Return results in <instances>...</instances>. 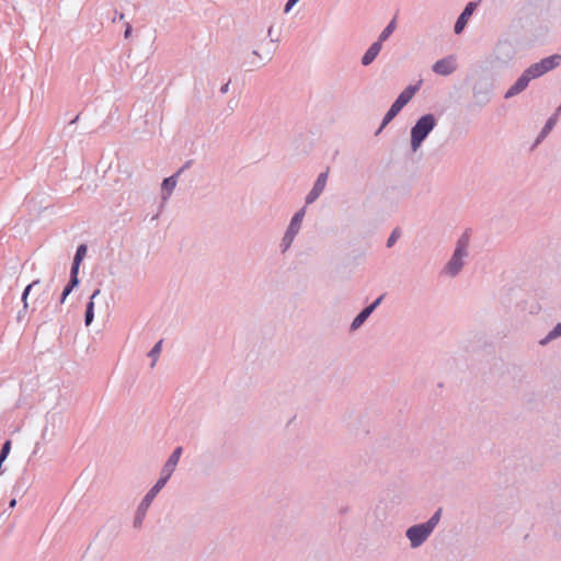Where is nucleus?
Returning a JSON list of instances; mask_svg holds the SVG:
<instances>
[{
	"mask_svg": "<svg viewBox=\"0 0 561 561\" xmlns=\"http://www.w3.org/2000/svg\"><path fill=\"white\" fill-rule=\"evenodd\" d=\"M442 516V508H438L428 520L421 524H415L410 526L405 530V537L410 542L411 549H417L423 546L428 538L432 536L433 531L439 524Z\"/></svg>",
	"mask_w": 561,
	"mask_h": 561,
	"instance_id": "1",
	"label": "nucleus"
},
{
	"mask_svg": "<svg viewBox=\"0 0 561 561\" xmlns=\"http://www.w3.org/2000/svg\"><path fill=\"white\" fill-rule=\"evenodd\" d=\"M469 237L467 233L460 236L456 242L453 255L443 268V273L449 277H456L463 268L468 257Z\"/></svg>",
	"mask_w": 561,
	"mask_h": 561,
	"instance_id": "2",
	"label": "nucleus"
},
{
	"mask_svg": "<svg viewBox=\"0 0 561 561\" xmlns=\"http://www.w3.org/2000/svg\"><path fill=\"white\" fill-rule=\"evenodd\" d=\"M437 121L433 114H425L421 116L414 126L411 128V149L415 152L420 149L423 141L427 138L431 131L435 128Z\"/></svg>",
	"mask_w": 561,
	"mask_h": 561,
	"instance_id": "3",
	"label": "nucleus"
},
{
	"mask_svg": "<svg viewBox=\"0 0 561 561\" xmlns=\"http://www.w3.org/2000/svg\"><path fill=\"white\" fill-rule=\"evenodd\" d=\"M419 90V84L416 85H408L396 99V101L391 104L390 108L382 118L381 126L378 129L377 134L386 127L398 114L399 112L412 100L416 91Z\"/></svg>",
	"mask_w": 561,
	"mask_h": 561,
	"instance_id": "4",
	"label": "nucleus"
},
{
	"mask_svg": "<svg viewBox=\"0 0 561 561\" xmlns=\"http://www.w3.org/2000/svg\"><path fill=\"white\" fill-rule=\"evenodd\" d=\"M305 215L306 207H302L298 211H296L291 217L290 222L279 244L280 251L283 253H285L291 247L296 236L299 233Z\"/></svg>",
	"mask_w": 561,
	"mask_h": 561,
	"instance_id": "5",
	"label": "nucleus"
},
{
	"mask_svg": "<svg viewBox=\"0 0 561 561\" xmlns=\"http://www.w3.org/2000/svg\"><path fill=\"white\" fill-rule=\"evenodd\" d=\"M163 488L160 484L154 483V485L142 497L141 502L139 503V505L135 512V516H134V520H133V526L135 529L141 528L142 523L145 520V517L147 515V512H148L151 503L153 502L154 497L158 495V493Z\"/></svg>",
	"mask_w": 561,
	"mask_h": 561,
	"instance_id": "6",
	"label": "nucleus"
},
{
	"mask_svg": "<svg viewBox=\"0 0 561 561\" xmlns=\"http://www.w3.org/2000/svg\"><path fill=\"white\" fill-rule=\"evenodd\" d=\"M516 53L517 49L514 42L500 39L494 47L493 58L500 65H507L515 58Z\"/></svg>",
	"mask_w": 561,
	"mask_h": 561,
	"instance_id": "7",
	"label": "nucleus"
},
{
	"mask_svg": "<svg viewBox=\"0 0 561 561\" xmlns=\"http://www.w3.org/2000/svg\"><path fill=\"white\" fill-rule=\"evenodd\" d=\"M182 453H183V448L181 446L176 447L172 451V454L169 456L168 460L165 461V463L163 465V467L160 471V477L156 482L157 484H160L162 488H164V485L167 484V482L169 481V479L172 477L173 472L175 471L176 466L182 456Z\"/></svg>",
	"mask_w": 561,
	"mask_h": 561,
	"instance_id": "8",
	"label": "nucleus"
},
{
	"mask_svg": "<svg viewBox=\"0 0 561 561\" xmlns=\"http://www.w3.org/2000/svg\"><path fill=\"white\" fill-rule=\"evenodd\" d=\"M561 64V55L554 54L542 58L540 61L529 66L534 75L539 78Z\"/></svg>",
	"mask_w": 561,
	"mask_h": 561,
	"instance_id": "9",
	"label": "nucleus"
},
{
	"mask_svg": "<svg viewBox=\"0 0 561 561\" xmlns=\"http://www.w3.org/2000/svg\"><path fill=\"white\" fill-rule=\"evenodd\" d=\"M537 77L534 75L531 69L528 67L520 77L515 81V83L505 92L504 98L511 99L519 93H522L529 84L530 80L536 79Z\"/></svg>",
	"mask_w": 561,
	"mask_h": 561,
	"instance_id": "10",
	"label": "nucleus"
},
{
	"mask_svg": "<svg viewBox=\"0 0 561 561\" xmlns=\"http://www.w3.org/2000/svg\"><path fill=\"white\" fill-rule=\"evenodd\" d=\"M328 176H329L328 171L321 172L318 175L316 182L313 183L312 188L306 195V198H305L306 205H310V204L314 203L319 198V196L323 193L327 182H328Z\"/></svg>",
	"mask_w": 561,
	"mask_h": 561,
	"instance_id": "11",
	"label": "nucleus"
},
{
	"mask_svg": "<svg viewBox=\"0 0 561 561\" xmlns=\"http://www.w3.org/2000/svg\"><path fill=\"white\" fill-rule=\"evenodd\" d=\"M383 296H379L373 304L365 307L352 321L351 330L355 331L359 329L363 325V323L368 319V317L374 312V310L380 305Z\"/></svg>",
	"mask_w": 561,
	"mask_h": 561,
	"instance_id": "12",
	"label": "nucleus"
},
{
	"mask_svg": "<svg viewBox=\"0 0 561 561\" xmlns=\"http://www.w3.org/2000/svg\"><path fill=\"white\" fill-rule=\"evenodd\" d=\"M456 68V59L453 56L437 60L432 67L433 71L439 76H449Z\"/></svg>",
	"mask_w": 561,
	"mask_h": 561,
	"instance_id": "13",
	"label": "nucleus"
},
{
	"mask_svg": "<svg viewBox=\"0 0 561 561\" xmlns=\"http://www.w3.org/2000/svg\"><path fill=\"white\" fill-rule=\"evenodd\" d=\"M477 8V3L476 2H469L463 11L460 13V15L458 16L456 23H455V26H454V32L456 34H460L463 28L466 27L467 23H468V20L469 18L472 15L473 11L476 10Z\"/></svg>",
	"mask_w": 561,
	"mask_h": 561,
	"instance_id": "14",
	"label": "nucleus"
},
{
	"mask_svg": "<svg viewBox=\"0 0 561 561\" xmlns=\"http://www.w3.org/2000/svg\"><path fill=\"white\" fill-rule=\"evenodd\" d=\"M181 171H178L176 173L172 174L169 178H165L162 181L161 184V199L162 202H167L170 196L172 195L176 184H178V178Z\"/></svg>",
	"mask_w": 561,
	"mask_h": 561,
	"instance_id": "15",
	"label": "nucleus"
},
{
	"mask_svg": "<svg viewBox=\"0 0 561 561\" xmlns=\"http://www.w3.org/2000/svg\"><path fill=\"white\" fill-rule=\"evenodd\" d=\"M381 48L382 44H380L378 41L374 42L363 55L360 60L362 65L369 66L379 55Z\"/></svg>",
	"mask_w": 561,
	"mask_h": 561,
	"instance_id": "16",
	"label": "nucleus"
},
{
	"mask_svg": "<svg viewBox=\"0 0 561 561\" xmlns=\"http://www.w3.org/2000/svg\"><path fill=\"white\" fill-rule=\"evenodd\" d=\"M101 290L98 288L95 289L91 297L89 302L87 304L85 314H84V323L87 327H89L93 319H94V299L100 295Z\"/></svg>",
	"mask_w": 561,
	"mask_h": 561,
	"instance_id": "17",
	"label": "nucleus"
},
{
	"mask_svg": "<svg viewBox=\"0 0 561 561\" xmlns=\"http://www.w3.org/2000/svg\"><path fill=\"white\" fill-rule=\"evenodd\" d=\"M561 337V323H558L548 334L538 343L540 346H546L556 339Z\"/></svg>",
	"mask_w": 561,
	"mask_h": 561,
	"instance_id": "18",
	"label": "nucleus"
},
{
	"mask_svg": "<svg viewBox=\"0 0 561 561\" xmlns=\"http://www.w3.org/2000/svg\"><path fill=\"white\" fill-rule=\"evenodd\" d=\"M396 26H397L396 21L394 20L390 21L389 24L381 31L377 41L380 44H382L385 41H387L391 36V34L394 32Z\"/></svg>",
	"mask_w": 561,
	"mask_h": 561,
	"instance_id": "19",
	"label": "nucleus"
},
{
	"mask_svg": "<svg viewBox=\"0 0 561 561\" xmlns=\"http://www.w3.org/2000/svg\"><path fill=\"white\" fill-rule=\"evenodd\" d=\"M556 125V118L554 117H550L545 126L542 127L540 134L538 135L537 139H536V144H539L543 138L547 137V135L551 131V129L553 128V126Z\"/></svg>",
	"mask_w": 561,
	"mask_h": 561,
	"instance_id": "20",
	"label": "nucleus"
},
{
	"mask_svg": "<svg viewBox=\"0 0 561 561\" xmlns=\"http://www.w3.org/2000/svg\"><path fill=\"white\" fill-rule=\"evenodd\" d=\"M162 343H163L162 340L158 341L153 345V347L150 350V352L148 353V356L152 359L151 367H154V365H156V363L158 360V357H159V355L161 353V350H162Z\"/></svg>",
	"mask_w": 561,
	"mask_h": 561,
	"instance_id": "21",
	"label": "nucleus"
},
{
	"mask_svg": "<svg viewBox=\"0 0 561 561\" xmlns=\"http://www.w3.org/2000/svg\"><path fill=\"white\" fill-rule=\"evenodd\" d=\"M39 283V279H35L34 282H32L31 284H28L25 289L23 290L22 293V297H21V300L23 302V312L26 311V309L28 308V302H27V297L30 295V291L31 289L37 285Z\"/></svg>",
	"mask_w": 561,
	"mask_h": 561,
	"instance_id": "22",
	"label": "nucleus"
},
{
	"mask_svg": "<svg viewBox=\"0 0 561 561\" xmlns=\"http://www.w3.org/2000/svg\"><path fill=\"white\" fill-rule=\"evenodd\" d=\"M79 267H80V263L72 262L71 270H70V280H69L71 283V285L79 284V278H78Z\"/></svg>",
	"mask_w": 561,
	"mask_h": 561,
	"instance_id": "23",
	"label": "nucleus"
},
{
	"mask_svg": "<svg viewBox=\"0 0 561 561\" xmlns=\"http://www.w3.org/2000/svg\"><path fill=\"white\" fill-rule=\"evenodd\" d=\"M87 245L85 244H80L78 248H77V251H76V254H75V257H73V262H77V263H80L82 262V260L84 259L85 254H87Z\"/></svg>",
	"mask_w": 561,
	"mask_h": 561,
	"instance_id": "24",
	"label": "nucleus"
},
{
	"mask_svg": "<svg viewBox=\"0 0 561 561\" xmlns=\"http://www.w3.org/2000/svg\"><path fill=\"white\" fill-rule=\"evenodd\" d=\"M77 285H71V283L69 282L68 285L64 288L62 293H61V296H60V300L59 302L60 304H64L66 298L70 295V293L72 291V289L76 287Z\"/></svg>",
	"mask_w": 561,
	"mask_h": 561,
	"instance_id": "25",
	"label": "nucleus"
},
{
	"mask_svg": "<svg viewBox=\"0 0 561 561\" xmlns=\"http://www.w3.org/2000/svg\"><path fill=\"white\" fill-rule=\"evenodd\" d=\"M398 238H399V231H398V229H394L387 240V247L388 248L393 247V244L397 242Z\"/></svg>",
	"mask_w": 561,
	"mask_h": 561,
	"instance_id": "26",
	"label": "nucleus"
},
{
	"mask_svg": "<svg viewBox=\"0 0 561 561\" xmlns=\"http://www.w3.org/2000/svg\"><path fill=\"white\" fill-rule=\"evenodd\" d=\"M299 0H288L285 4L284 12L288 13Z\"/></svg>",
	"mask_w": 561,
	"mask_h": 561,
	"instance_id": "27",
	"label": "nucleus"
},
{
	"mask_svg": "<svg viewBox=\"0 0 561 561\" xmlns=\"http://www.w3.org/2000/svg\"><path fill=\"white\" fill-rule=\"evenodd\" d=\"M131 32H133L131 25L129 23H126L124 37L128 38L131 35Z\"/></svg>",
	"mask_w": 561,
	"mask_h": 561,
	"instance_id": "28",
	"label": "nucleus"
},
{
	"mask_svg": "<svg viewBox=\"0 0 561 561\" xmlns=\"http://www.w3.org/2000/svg\"><path fill=\"white\" fill-rule=\"evenodd\" d=\"M229 91V82L225 83L224 85H221L220 88V92L222 94L227 93Z\"/></svg>",
	"mask_w": 561,
	"mask_h": 561,
	"instance_id": "29",
	"label": "nucleus"
},
{
	"mask_svg": "<svg viewBox=\"0 0 561 561\" xmlns=\"http://www.w3.org/2000/svg\"><path fill=\"white\" fill-rule=\"evenodd\" d=\"M15 505H16V500H15V499H12V500L10 501V503H9V507H10V508H13V507H15Z\"/></svg>",
	"mask_w": 561,
	"mask_h": 561,
	"instance_id": "30",
	"label": "nucleus"
},
{
	"mask_svg": "<svg viewBox=\"0 0 561 561\" xmlns=\"http://www.w3.org/2000/svg\"><path fill=\"white\" fill-rule=\"evenodd\" d=\"M272 32H273V27L271 26V27L268 28V31H267L268 36H273V33H272Z\"/></svg>",
	"mask_w": 561,
	"mask_h": 561,
	"instance_id": "31",
	"label": "nucleus"
},
{
	"mask_svg": "<svg viewBox=\"0 0 561 561\" xmlns=\"http://www.w3.org/2000/svg\"><path fill=\"white\" fill-rule=\"evenodd\" d=\"M78 119H79V115H77V116H76V117L70 122V124H75V123H77V121H78Z\"/></svg>",
	"mask_w": 561,
	"mask_h": 561,
	"instance_id": "32",
	"label": "nucleus"
},
{
	"mask_svg": "<svg viewBox=\"0 0 561 561\" xmlns=\"http://www.w3.org/2000/svg\"><path fill=\"white\" fill-rule=\"evenodd\" d=\"M117 19L123 20L124 19V13H121L119 15H117Z\"/></svg>",
	"mask_w": 561,
	"mask_h": 561,
	"instance_id": "33",
	"label": "nucleus"
},
{
	"mask_svg": "<svg viewBox=\"0 0 561 561\" xmlns=\"http://www.w3.org/2000/svg\"><path fill=\"white\" fill-rule=\"evenodd\" d=\"M22 316H23V312L20 311L19 314H18V319L20 320Z\"/></svg>",
	"mask_w": 561,
	"mask_h": 561,
	"instance_id": "34",
	"label": "nucleus"
},
{
	"mask_svg": "<svg viewBox=\"0 0 561 561\" xmlns=\"http://www.w3.org/2000/svg\"><path fill=\"white\" fill-rule=\"evenodd\" d=\"M253 55L259 56L257 50H253Z\"/></svg>",
	"mask_w": 561,
	"mask_h": 561,
	"instance_id": "35",
	"label": "nucleus"
},
{
	"mask_svg": "<svg viewBox=\"0 0 561 561\" xmlns=\"http://www.w3.org/2000/svg\"><path fill=\"white\" fill-rule=\"evenodd\" d=\"M558 112H561V105L558 107Z\"/></svg>",
	"mask_w": 561,
	"mask_h": 561,
	"instance_id": "36",
	"label": "nucleus"
}]
</instances>
